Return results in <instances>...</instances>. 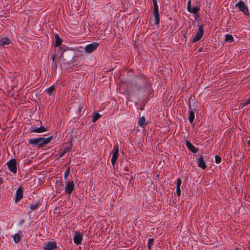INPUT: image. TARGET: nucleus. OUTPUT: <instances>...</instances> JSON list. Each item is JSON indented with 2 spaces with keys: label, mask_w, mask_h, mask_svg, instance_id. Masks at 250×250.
Returning <instances> with one entry per match:
<instances>
[{
  "label": "nucleus",
  "mask_w": 250,
  "mask_h": 250,
  "mask_svg": "<svg viewBox=\"0 0 250 250\" xmlns=\"http://www.w3.org/2000/svg\"><path fill=\"white\" fill-rule=\"evenodd\" d=\"M52 139L53 137L51 136L47 138H30L28 141L30 145L41 147L48 144Z\"/></svg>",
  "instance_id": "1"
},
{
  "label": "nucleus",
  "mask_w": 250,
  "mask_h": 250,
  "mask_svg": "<svg viewBox=\"0 0 250 250\" xmlns=\"http://www.w3.org/2000/svg\"><path fill=\"white\" fill-rule=\"evenodd\" d=\"M112 153L111 163L114 166L118 159L119 155V145L117 143L114 144Z\"/></svg>",
  "instance_id": "2"
},
{
  "label": "nucleus",
  "mask_w": 250,
  "mask_h": 250,
  "mask_svg": "<svg viewBox=\"0 0 250 250\" xmlns=\"http://www.w3.org/2000/svg\"><path fill=\"white\" fill-rule=\"evenodd\" d=\"M204 32V31L203 29V25L201 24L198 27L195 35L193 36L192 39H191L192 42H195L199 41L203 37Z\"/></svg>",
  "instance_id": "3"
},
{
  "label": "nucleus",
  "mask_w": 250,
  "mask_h": 250,
  "mask_svg": "<svg viewBox=\"0 0 250 250\" xmlns=\"http://www.w3.org/2000/svg\"><path fill=\"white\" fill-rule=\"evenodd\" d=\"M235 6L238 8L239 11L242 12L245 15H248L249 14L248 7L243 1H238L235 4Z\"/></svg>",
  "instance_id": "4"
},
{
  "label": "nucleus",
  "mask_w": 250,
  "mask_h": 250,
  "mask_svg": "<svg viewBox=\"0 0 250 250\" xmlns=\"http://www.w3.org/2000/svg\"><path fill=\"white\" fill-rule=\"evenodd\" d=\"M99 44L97 42H94L86 45L84 48L85 53L90 54L95 51L98 47Z\"/></svg>",
  "instance_id": "5"
},
{
  "label": "nucleus",
  "mask_w": 250,
  "mask_h": 250,
  "mask_svg": "<svg viewBox=\"0 0 250 250\" xmlns=\"http://www.w3.org/2000/svg\"><path fill=\"white\" fill-rule=\"evenodd\" d=\"M73 238L74 243L79 245L82 244L83 239V234L80 232L75 231L73 233Z\"/></svg>",
  "instance_id": "6"
},
{
  "label": "nucleus",
  "mask_w": 250,
  "mask_h": 250,
  "mask_svg": "<svg viewBox=\"0 0 250 250\" xmlns=\"http://www.w3.org/2000/svg\"><path fill=\"white\" fill-rule=\"evenodd\" d=\"M7 167L9 170L13 173L17 172V163L15 159H11L7 162Z\"/></svg>",
  "instance_id": "7"
},
{
  "label": "nucleus",
  "mask_w": 250,
  "mask_h": 250,
  "mask_svg": "<svg viewBox=\"0 0 250 250\" xmlns=\"http://www.w3.org/2000/svg\"><path fill=\"white\" fill-rule=\"evenodd\" d=\"M75 188V183L72 180L68 181L65 186V192L68 194H70Z\"/></svg>",
  "instance_id": "8"
},
{
  "label": "nucleus",
  "mask_w": 250,
  "mask_h": 250,
  "mask_svg": "<svg viewBox=\"0 0 250 250\" xmlns=\"http://www.w3.org/2000/svg\"><path fill=\"white\" fill-rule=\"evenodd\" d=\"M23 197V190L21 187H19L16 190L15 201L17 203Z\"/></svg>",
  "instance_id": "9"
},
{
  "label": "nucleus",
  "mask_w": 250,
  "mask_h": 250,
  "mask_svg": "<svg viewBox=\"0 0 250 250\" xmlns=\"http://www.w3.org/2000/svg\"><path fill=\"white\" fill-rule=\"evenodd\" d=\"M30 131L31 132L41 133L45 132L46 131V129L43 126H41L39 127L32 126Z\"/></svg>",
  "instance_id": "10"
},
{
  "label": "nucleus",
  "mask_w": 250,
  "mask_h": 250,
  "mask_svg": "<svg viewBox=\"0 0 250 250\" xmlns=\"http://www.w3.org/2000/svg\"><path fill=\"white\" fill-rule=\"evenodd\" d=\"M56 247V243L54 241L48 242L43 247V250H53Z\"/></svg>",
  "instance_id": "11"
},
{
  "label": "nucleus",
  "mask_w": 250,
  "mask_h": 250,
  "mask_svg": "<svg viewBox=\"0 0 250 250\" xmlns=\"http://www.w3.org/2000/svg\"><path fill=\"white\" fill-rule=\"evenodd\" d=\"M197 163L199 167L203 169L206 168L207 166L202 156H200L198 158V160L197 161Z\"/></svg>",
  "instance_id": "12"
},
{
  "label": "nucleus",
  "mask_w": 250,
  "mask_h": 250,
  "mask_svg": "<svg viewBox=\"0 0 250 250\" xmlns=\"http://www.w3.org/2000/svg\"><path fill=\"white\" fill-rule=\"evenodd\" d=\"M11 43V41L7 37H2L0 39V46H4L6 45H8Z\"/></svg>",
  "instance_id": "13"
},
{
  "label": "nucleus",
  "mask_w": 250,
  "mask_h": 250,
  "mask_svg": "<svg viewBox=\"0 0 250 250\" xmlns=\"http://www.w3.org/2000/svg\"><path fill=\"white\" fill-rule=\"evenodd\" d=\"M153 15L154 19V23L158 24L160 22L159 10H153Z\"/></svg>",
  "instance_id": "14"
},
{
  "label": "nucleus",
  "mask_w": 250,
  "mask_h": 250,
  "mask_svg": "<svg viewBox=\"0 0 250 250\" xmlns=\"http://www.w3.org/2000/svg\"><path fill=\"white\" fill-rule=\"evenodd\" d=\"M186 146L193 152L195 153L197 151V148L195 147L192 144H191L188 141L186 142Z\"/></svg>",
  "instance_id": "15"
},
{
  "label": "nucleus",
  "mask_w": 250,
  "mask_h": 250,
  "mask_svg": "<svg viewBox=\"0 0 250 250\" xmlns=\"http://www.w3.org/2000/svg\"><path fill=\"white\" fill-rule=\"evenodd\" d=\"M194 119V111L191 109L189 111V117L188 120L190 124H192Z\"/></svg>",
  "instance_id": "16"
},
{
  "label": "nucleus",
  "mask_w": 250,
  "mask_h": 250,
  "mask_svg": "<svg viewBox=\"0 0 250 250\" xmlns=\"http://www.w3.org/2000/svg\"><path fill=\"white\" fill-rule=\"evenodd\" d=\"M138 124L140 126H144L146 125V119L144 116H142L138 121Z\"/></svg>",
  "instance_id": "17"
},
{
  "label": "nucleus",
  "mask_w": 250,
  "mask_h": 250,
  "mask_svg": "<svg viewBox=\"0 0 250 250\" xmlns=\"http://www.w3.org/2000/svg\"><path fill=\"white\" fill-rule=\"evenodd\" d=\"M250 104V97L247 99L244 100L242 103L239 104V108H242L245 106H246Z\"/></svg>",
  "instance_id": "18"
},
{
  "label": "nucleus",
  "mask_w": 250,
  "mask_h": 250,
  "mask_svg": "<svg viewBox=\"0 0 250 250\" xmlns=\"http://www.w3.org/2000/svg\"><path fill=\"white\" fill-rule=\"evenodd\" d=\"M101 117V115L99 114V112L97 111H95L94 113L93 114L92 116V122H95L97 120H98Z\"/></svg>",
  "instance_id": "19"
},
{
  "label": "nucleus",
  "mask_w": 250,
  "mask_h": 250,
  "mask_svg": "<svg viewBox=\"0 0 250 250\" xmlns=\"http://www.w3.org/2000/svg\"><path fill=\"white\" fill-rule=\"evenodd\" d=\"M225 41L226 42H230L233 41V38L231 35L226 34Z\"/></svg>",
  "instance_id": "20"
},
{
  "label": "nucleus",
  "mask_w": 250,
  "mask_h": 250,
  "mask_svg": "<svg viewBox=\"0 0 250 250\" xmlns=\"http://www.w3.org/2000/svg\"><path fill=\"white\" fill-rule=\"evenodd\" d=\"M54 89H55L54 86L53 85H51V86H49L48 88H47L45 90V91L48 94L51 95L53 93Z\"/></svg>",
  "instance_id": "21"
},
{
  "label": "nucleus",
  "mask_w": 250,
  "mask_h": 250,
  "mask_svg": "<svg viewBox=\"0 0 250 250\" xmlns=\"http://www.w3.org/2000/svg\"><path fill=\"white\" fill-rule=\"evenodd\" d=\"M13 239L15 243H18L21 240V235L18 233L15 234L13 236Z\"/></svg>",
  "instance_id": "22"
},
{
  "label": "nucleus",
  "mask_w": 250,
  "mask_h": 250,
  "mask_svg": "<svg viewBox=\"0 0 250 250\" xmlns=\"http://www.w3.org/2000/svg\"><path fill=\"white\" fill-rule=\"evenodd\" d=\"M199 10V8L197 7L194 6L192 8H191L190 9H188V12L191 13H196Z\"/></svg>",
  "instance_id": "23"
},
{
  "label": "nucleus",
  "mask_w": 250,
  "mask_h": 250,
  "mask_svg": "<svg viewBox=\"0 0 250 250\" xmlns=\"http://www.w3.org/2000/svg\"><path fill=\"white\" fill-rule=\"evenodd\" d=\"M153 244H154V239L153 238L149 239L147 247L149 250H151V247H152V246L153 245Z\"/></svg>",
  "instance_id": "24"
},
{
  "label": "nucleus",
  "mask_w": 250,
  "mask_h": 250,
  "mask_svg": "<svg viewBox=\"0 0 250 250\" xmlns=\"http://www.w3.org/2000/svg\"><path fill=\"white\" fill-rule=\"evenodd\" d=\"M56 40L55 42V46H58L61 44L62 41L61 39L59 38L57 35L56 36Z\"/></svg>",
  "instance_id": "25"
},
{
  "label": "nucleus",
  "mask_w": 250,
  "mask_h": 250,
  "mask_svg": "<svg viewBox=\"0 0 250 250\" xmlns=\"http://www.w3.org/2000/svg\"><path fill=\"white\" fill-rule=\"evenodd\" d=\"M70 172V167H68L67 169L64 171V178L65 180H66L67 179L68 176Z\"/></svg>",
  "instance_id": "26"
},
{
  "label": "nucleus",
  "mask_w": 250,
  "mask_h": 250,
  "mask_svg": "<svg viewBox=\"0 0 250 250\" xmlns=\"http://www.w3.org/2000/svg\"><path fill=\"white\" fill-rule=\"evenodd\" d=\"M39 204L35 203L34 204L31 205L29 207L31 210H34L39 207Z\"/></svg>",
  "instance_id": "27"
},
{
  "label": "nucleus",
  "mask_w": 250,
  "mask_h": 250,
  "mask_svg": "<svg viewBox=\"0 0 250 250\" xmlns=\"http://www.w3.org/2000/svg\"><path fill=\"white\" fill-rule=\"evenodd\" d=\"M182 183V181L180 179L178 178L176 180V189H180V186Z\"/></svg>",
  "instance_id": "28"
},
{
  "label": "nucleus",
  "mask_w": 250,
  "mask_h": 250,
  "mask_svg": "<svg viewBox=\"0 0 250 250\" xmlns=\"http://www.w3.org/2000/svg\"><path fill=\"white\" fill-rule=\"evenodd\" d=\"M154 9L153 10H159V6L156 0H153Z\"/></svg>",
  "instance_id": "29"
},
{
  "label": "nucleus",
  "mask_w": 250,
  "mask_h": 250,
  "mask_svg": "<svg viewBox=\"0 0 250 250\" xmlns=\"http://www.w3.org/2000/svg\"><path fill=\"white\" fill-rule=\"evenodd\" d=\"M215 163L216 164H219L221 161V158L219 156L216 155L215 157Z\"/></svg>",
  "instance_id": "30"
},
{
  "label": "nucleus",
  "mask_w": 250,
  "mask_h": 250,
  "mask_svg": "<svg viewBox=\"0 0 250 250\" xmlns=\"http://www.w3.org/2000/svg\"><path fill=\"white\" fill-rule=\"evenodd\" d=\"M191 8V1L190 0L188 1L187 4V9L188 11V9H190Z\"/></svg>",
  "instance_id": "31"
},
{
  "label": "nucleus",
  "mask_w": 250,
  "mask_h": 250,
  "mask_svg": "<svg viewBox=\"0 0 250 250\" xmlns=\"http://www.w3.org/2000/svg\"><path fill=\"white\" fill-rule=\"evenodd\" d=\"M176 192H177V195L178 196H180V195H181V190L180 189H176Z\"/></svg>",
  "instance_id": "32"
},
{
  "label": "nucleus",
  "mask_w": 250,
  "mask_h": 250,
  "mask_svg": "<svg viewBox=\"0 0 250 250\" xmlns=\"http://www.w3.org/2000/svg\"><path fill=\"white\" fill-rule=\"evenodd\" d=\"M55 57V55H52L51 56V59H52L53 62L54 61Z\"/></svg>",
  "instance_id": "33"
},
{
  "label": "nucleus",
  "mask_w": 250,
  "mask_h": 250,
  "mask_svg": "<svg viewBox=\"0 0 250 250\" xmlns=\"http://www.w3.org/2000/svg\"><path fill=\"white\" fill-rule=\"evenodd\" d=\"M248 144L249 145V146H250V140L248 141Z\"/></svg>",
  "instance_id": "34"
},
{
  "label": "nucleus",
  "mask_w": 250,
  "mask_h": 250,
  "mask_svg": "<svg viewBox=\"0 0 250 250\" xmlns=\"http://www.w3.org/2000/svg\"><path fill=\"white\" fill-rule=\"evenodd\" d=\"M63 154V153H61L60 154V157H62Z\"/></svg>",
  "instance_id": "35"
},
{
  "label": "nucleus",
  "mask_w": 250,
  "mask_h": 250,
  "mask_svg": "<svg viewBox=\"0 0 250 250\" xmlns=\"http://www.w3.org/2000/svg\"><path fill=\"white\" fill-rule=\"evenodd\" d=\"M234 250H239V249L238 248H237V249H235Z\"/></svg>",
  "instance_id": "36"
},
{
  "label": "nucleus",
  "mask_w": 250,
  "mask_h": 250,
  "mask_svg": "<svg viewBox=\"0 0 250 250\" xmlns=\"http://www.w3.org/2000/svg\"><path fill=\"white\" fill-rule=\"evenodd\" d=\"M82 106L81 107V106H79V110H80V108H82Z\"/></svg>",
  "instance_id": "37"
},
{
  "label": "nucleus",
  "mask_w": 250,
  "mask_h": 250,
  "mask_svg": "<svg viewBox=\"0 0 250 250\" xmlns=\"http://www.w3.org/2000/svg\"><path fill=\"white\" fill-rule=\"evenodd\" d=\"M82 106L81 107V106H79V110H80V108H82Z\"/></svg>",
  "instance_id": "38"
},
{
  "label": "nucleus",
  "mask_w": 250,
  "mask_h": 250,
  "mask_svg": "<svg viewBox=\"0 0 250 250\" xmlns=\"http://www.w3.org/2000/svg\"><path fill=\"white\" fill-rule=\"evenodd\" d=\"M120 250H122V249H121Z\"/></svg>",
  "instance_id": "39"
}]
</instances>
